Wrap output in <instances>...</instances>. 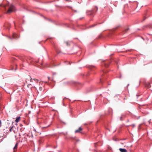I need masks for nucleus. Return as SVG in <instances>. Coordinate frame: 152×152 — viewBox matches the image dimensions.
<instances>
[{
    "label": "nucleus",
    "instance_id": "obj_22",
    "mask_svg": "<svg viewBox=\"0 0 152 152\" xmlns=\"http://www.w3.org/2000/svg\"><path fill=\"white\" fill-rule=\"evenodd\" d=\"M100 83H102V80H100Z\"/></svg>",
    "mask_w": 152,
    "mask_h": 152
},
{
    "label": "nucleus",
    "instance_id": "obj_9",
    "mask_svg": "<svg viewBox=\"0 0 152 152\" xmlns=\"http://www.w3.org/2000/svg\"><path fill=\"white\" fill-rule=\"evenodd\" d=\"M105 66L106 67H107L108 66L109 64H107V62L106 61L104 63Z\"/></svg>",
    "mask_w": 152,
    "mask_h": 152
},
{
    "label": "nucleus",
    "instance_id": "obj_1",
    "mask_svg": "<svg viewBox=\"0 0 152 152\" xmlns=\"http://www.w3.org/2000/svg\"><path fill=\"white\" fill-rule=\"evenodd\" d=\"M9 7V8L7 12V13L8 14H10L13 11H15V8L14 6L12 5H9L8 4H7L6 5H4V7Z\"/></svg>",
    "mask_w": 152,
    "mask_h": 152
},
{
    "label": "nucleus",
    "instance_id": "obj_7",
    "mask_svg": "<svg viewBox=\"0 0 152 152\" xmlns=\"http://www.w3.org/2000/svg\"><path fill=\"white\" fill-rule=\"evenodd\" d=\"M146 86L147 88H149L151 87V85L149 83H148L146 84Z\"/></svg>",
    "mask_w": 152,
    "mask_h": 152
},
{
    "label": "nucleus",
    "instance_id": "obj_17",
    "mask_svg": "<svg viewBox=\"0 0 152 152\" xmlns=\"http://www.w3.org/2000/svg\"><path fill=\"white\" fill-rule=\"evenodd\" d=\"M96 10V11H97L98 10V8L97 7H96L95 8V10Z\"/></svg>",
    "mask_w": 152,
    "mask_h": 152
},
{
    "label": "nucleus",
    "instance_id": "obj_11",
    "mask_svg": "<svg viewBox=\"0 0 152 152\" xmlns=\"http://www.w3.org/2000/svg\"><path fill=\"white\" fill-rule=\"evenodd\" d=\"M33 80L35 81L37 83L39 81V80L36 79H34Z\"/></svg>",
    "mask_w": 152,
    "mask_h": 152
},
{
    "label": "nucleus",
    "instance_id": "obj_4",
    "mask_svg": "<svg viewBox=\"0 0 152 152\" xmlns=\"http://www.w3.org/2000/svg\"><path fill=\"white\" fill-rule=\"evenodd\" d=\"M119 151L121 152H127V150L125 149L120 148L119 149Z\"/></svg>",
    "mask_w": 152,
    "mask_h": 152
},
{
    "label": "nucleus",
    "instance_id": "obj_15",
    "mask_svg": "<svg viewBox=\"0 0 152 152\" xmlns=\"http://www.w3.org/2000/svg\"><path fill=\"white\" fill-rule=\"evenodd\" d=\"M130 126H132L133 127H134L135 126V125L134 124H132L131 125H130Z\"/></svg>",
    "mask_w": 152,
    "mask_h": 152
},
{
    "label": "nucleus",
    "instance_id": "obj_5",
    "mask_svg": "<svg viewBox=\"0 0 152 152\" xmlns=\"http://www.w3.org/2000/svg\"><path fill=\"white\" fill-rule=\"evenodd\" d=\"M94 13V11L91 10L88 12V15H92Z\"/></svg>",
    "mask_w": 152,
    "mask_h": 152
},
{
    "label": "nucleus",
    "instance_id": "obj_6",
    "mask_svg": "<svg viewBox=\"0 0 152 152\" xmlns=\"http://www.w3.org/2000/svg\"><path fill=\"white\" fill-rule=\"evenodd\" d=\"M20 116L17 117L15 121V122L16 123L18 122L20 120Z\"/></svg>",
    "mask_w": 152,
    "mask_h": 152
},
{
    "label": "nucleus",
    "instance_id": "obj_14",
    "mask_svg": "<svg viewBox=\"0 0 152 152\" xmlns=\"http://www.w3.org/2000/svg\"><path fill=\"white\" fill-rule=\"evenodd\" d=\"M13 127V126H12L11 127V128H10V129L9 131H10V132H11L12 131V128Z\"/></svg>",
    "mask_w": 152,
    "mask_h": 152
},
{
    "label": "nucleus",
    "instance_id": "obj_10",
    "mask_svg": "<svg viewBox=\"0 0 152 152\" xmlns=\"http://www.w3.org/2000/svg\"><path fill=\"white\" fill-rule=\"evenodd\" d=\"M125 117V115H122L120 117V119L121 120H122V118Z\"/></svg>",
    "mask_w": 152,
    "mask_h": 152
},
{
    "label": "nucleus",
    "instance_id": "obj_21",
    "mask_svg": "<svg viewBox=\"0 0 152 152\" xmlns=\"http://www.w3.org/2000/svg\"><path fill=\"white\" fill-rule=\"evenodd\" d=\"M95 25H93L92 26H91V27H93L94 26H95Z\"/></svg>",
    "mask_w": 152,
    "mask_h": 152
},
{
    "label": "nucleus",
    "instance_id": "obj_20",
    "mask_svg": "<svg viewBox=\"0 0 152 152\" xmlns=\"http://www.w3.org/2000/svg\"><path fill=\"white\" fill-rule=\"evenodd\" d=\"M67 134V133L66 132V134L65 133L64 134V135L65 136Z\"/></svg>",
    "mask_w": 152,
    "mask_h": 152
},
{
    "label": "nucleus",
    "instance_id": "obj_18",
    "mask_svg": "<svg viewBox=\"0 0 152 152\" xmlns=\"http://www.w3.org/2000/svg\"><path fill=\"white\" fill-rule=\"evenodd\" d=\"M129 28H127V29H125V31L126 32L128 31V30H129Z\"/></svg>",
    "mask_w": 152,
    "mask_h": 152
},
{
    "label": "nucleus",
    "instance_id": "obj_3",
    "mask_svg": "<svg viewBox=\"0 0 152 152\" xmlns=\"http://www.w3.org/2000/svg\"><path fill=\"white\" fill-rule=\"evenodd\" d=\"M82 130V129L81 128V127H80L78 129L76 130L75 131V133H81V131Z\"/></svg>",
    "mask_w": 152,
    "mask_h": 152
},
{
    "label": "nucleus",
    "instance_id": "obj_8",
    "mask_svg": "<svg viewBox=\"0 0 152 152\" xmlns=\"http://www.w3.org/2000/svg\"><path fill=\"white\" fill-rule=\"evenodd\" d=\"M18 145V143H17L15 145V147H14L13 149H16L17 148Z\"/></svg>",
    "mask_w": 152,
    "mask_h": 152
},
{
    "label": "nucleus",
    "instance_id": "obj_2",
    "mask_svg": "<svg viewBox=\"0 0 152 152\" xmlns=\"http://www.w3.org/2000/svg\"><path fill=\"white\" fill-rule=\"evenodd\" d=\"M13 38L16 39L19 37V36L15 33L13 34L12 35Z\"/></svg>",
    "mask_w": 152,
    "mask_h": 152
},
{
    "label": "nucleus",
    "instance_id": "obj_13",
    "mask_svg": "<svg viewBox=\"0 0 152 152\" xmlns=\"http://www.w3.org/2000/svg\"><path fill=\"white\" fill-rule=\"evenodd\" d=\"M65 43L67 46L69 45V44L67 42H65Z\"/></svg>",
    "mask_w": 152,
    "mask_h": 152
},
{
    "label": "nucleus",
    "instance_id": "obj_19",
    "mask_svg": "<svg viewBox=\"0 0 152 152\" xmlns=\"http://www.w3.org/2000/svg\"><path fill=\"white\" fill-rule=\"evenodd\" d=\"M1 121L0 120V127L1 126Z\"/></svg>",
    "mask_w": 152,
    "mask_h": 152
},
{
    "label": "nucleus",
    "instance_id": "obj_12",
    "mask_svg": "<svg viewBox=\"0 0 152 152\" xmlns=\"http://www.w3.org/2000/svg\"><path fill=\"white\" fill-rule=\"evenodd\" d=\"M30 81L31 82H33V79H32L31 77H30Z\"/></svg>",
    "mask_w": 152,
    "mask_h": 152
},
{
    "label": "nucleus",
    "instance_id": "obj_23",
    "mask_svg": "<svg viewBox=\"0 0 152 152\" xmlns=\"http://www.w3.org/2000/svg\"><path fill=\"white\" fill-rule=\"evenodd\" d=\"M48 79H49V77H48Z\"/></svg>",
    "mask_w": 152,
    "mask_h": 152
},
{
    "label": "nucleus",
    "instance_id": "obj_16",
    "mask_svg": "<svg viewBox=\"0 0 152 152\" xmlns=\"http://www.w3.org/2000/svg\"><path fill=\"white\" fill-rule=\"evenodd\" d=\"M39 90L40 91H41L42 90V87H39Z\"/></svg>",
    "mask_w": 152,
    "mask_h": 152
}]
</instances>
